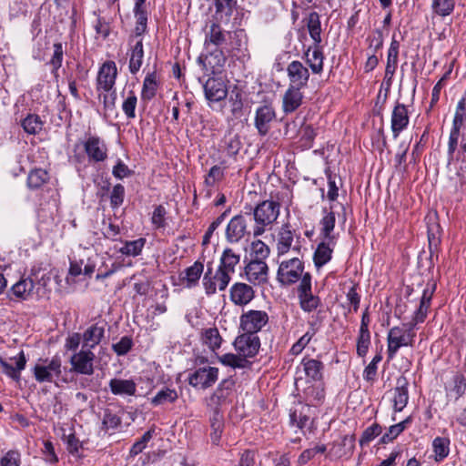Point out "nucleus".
Returning <instances> with one entry per match:
<instances>
[{
	"label": "nucleus",
	"instance_id": "nucleus-1",
	"mask_svg": "<svg viewBox=\"0 0 466 466\" xmlns=\"http://www.w3.org/2000/svg\"><path fill=\"white\" fill-rule=\"evenodd\" d=\"M280 213V203L271 199L259 202L253 208L254 226L252 234L254 238L263 235L277 222Z\"/></svg>",
	"mask_w": 466,
	"mask_h": 466
},
{
	"label": "nucleus",
	"instance_id": "nucleus-2",
	"mask_svg": "<svg viewBox=\"0 0 466 466\" xmlns=\"http://www.w3.org/2000/svg\"><path fill=\"white\" fill-rule=\"evenodd\" d=\"M304 275L303 262L298 258H293L279 264L277 279L281 285L289 286L301 280Z\"/></svg>",
	"mask_w": 466,
	"mask_h": 466
},
{
	"label": "nucleus",
	"instance_id": "nucleus-3",
	"mask_svg": "<svg viewBox=\"0 0 466 466\" xmlns=\"http://www.w3.org/2000/svg\"><path fill=\"white\" fill-rule=\"evenodd\" d=\"M231 272L226 271L218 266L216 273L213 274V268L211 265H208L207 271L203 277V286L206 294L210 296L216 293L217 287L219 290H225L231 279Z\"/></svg>",
	"mask_w": 466,
	"mask_h": 466
},
{
	"label": "nucleus",
	"instance_id": "nucleus-4",
	"mask_svg": "<svg viewBox=\"0 0 466 466\" xmlns=\"http://www.w3.org/2000/svg\"><path fill=\"white\" fill-rule=\"evenodd\" d=\"M61 360L54 357L52 360H44L33 368V373L37 382H54L61 375Z\"/></svg>",
	"mask_w": 466,
	"mask_h": 466
},
{
	"label": "nucleus",
	"instance_id": "nucleus-5",
	"mask_svg": "<svg viewBox=\"0 0 466 466\" xmlns=\"http://www.w3.org/2000/svg\"><path fill=\"white\" fill-rule=\"evenodd\" d=\"M251 220V213L246 212L244 215L233 217L226 229V238L229 243H238L246 236H249L251 231L248 228V223Z\"/></svg>",
	"mask_w": 466,
	"mask_h": 466
},
{
	"label": "nucleus",
	"instance_id": "nucleus-6",
	"mask_svg": "<svg viewBox=\"0 0 466 466\" xmlns=\"http://www.w3.org/2000/svg\"><path fill=\"white\" fill-rule=\"evenodd\" d=\"M387 342L388 360H391L396 356L400 348L413 345V335L411 333H405L404 328L395 326L389 330Z\"/></svg>",
	"mask_w": 466,
	"mask_h": 466
},
{
	"label": "nucleus",
	"instance_id": "nucleus-7",
	"mask_svg": "<svg viewBox=\"0 0 466 466\" xmlns=\"http://www.w3.org/2000/svg\"><path fill=\"white\" fill-rule=\"evenodd\" d=\"M299 306L305 312H312L320 305V299L312 294L311 275L306 272L298 287Z\"/></svg>",
	"mask_w": 466,
	"mask_h": 466
},
{
	"label": "nucleus",
	"instance_id": "nucleus-8",
	"mask_svg": "<svg viewBox=\"0 0 466 466\" xmlns=\"http://www.w3.org/2000/svg\"><path fill=\"white\" fill-rule=\"evenodd\" d=\"M95 359L96 355L92 350L82 346V349L75 352L69 360L71 370L78 374L92 375Z\"/></svg>",
	"mask_w": 466,
	"mask_h": 466
},
{
	"label": "nucleus",
	"instance_id": "nucleus-9",
	"mask_svg": "<svg viewBox=\"0 0 466 466\" xmlns=\"http://www.w3.org/2000/svg\"><path fill=\"white\" fill-rule=\"evenodd\" d=\"M268 322V315L264 310H248L240 316V328L243 331L257 334Z\"/></svg>",
	"mask_w": 466,
	"mask_h": 466
},
{
	"label": "nucleus",
	"instance_id": "nucleus-10",
	"mask_svg": "<svg viewBox=\"0 0 466 466\" xmlns=\"http://www.w3.org/2000/svg\"><path fill=\"white\" fill-rule=\"evenodd\" d=\"M234 346L242 358H252L258 352L260 340L257 334L244 331L243 334L237 337Z\"/></svg>",
	"mask_w": 466,
	"mask_h": 466
},
{
	"label": "nucleus",
	"instance_id": "nucleus-11",
	"mask_svg": "<svg viewBox=\"0 0 466 466\" xmlns=\"http://www.w3.org/2000/svg\"><path fill=\"white\" fill-rule=\"evenodd\" d=\"M287 76L289 78V86L296 88H305L309 80V72L300 61L294 60L287 66Z\"/></svg>",
	"mask_w": 466,
	"mask_h": 466
},
{
	"label": "nucleus",
	"instance_id": "nucleus-12",
	"mask_svg": "<svg viewBox=\"0 0 466 466\" xmlns=\"http://www.w3.org/2000/svg\"><path fill=\"white\" fill-rule=\"evenodd\" d=\"M218 379V369L215 367L198 368L188 377V383L192 387L207 389L211 387Z\"/></svg>",
	"mask_w": 466,
	"mask_h": 466
},
{
	"label": "nucleus",
	"instance_id": "nucleus-13",
	"mask_svg": "<svg viewBox=\"0 0 466 466\" xmlns=\"http://www.w3.org/2000/svg\"><path fill=\"white\" fill-rule=\"evenodd\" d=\"M116 76L117 69L115 62L107 61L104 63L97 75V90L111 91L115 86Z\"/></svg>",
	"mask_w": 466,
	"mask_h": 466
},
{
	"label": "nucleus",
	"instance_id": "nucleus-14",
	"mask_svg": "<svg viewBox=\"0 0 466 466\" xmlns=\"http://www.w3.org/2000/svg\"><path fill=\"white\" fill-rule=\"evenodd\" d=\"M295 237L299 239V235H296L295 230L291 229L289 223L283 224L278 233L277 251L279 256L285 255L292 248L294 250H299V246H292Z\"/></svg>",
	"mask_w": 466,
	"mask_h": 466
},
{
	"label": "nucleus",
	"instance_id": "nucleus-15",
	"mask_svg": "<svg viewBox=\"0 0 466 466\" xmlns=\"http://www.w3.org/2000/svg\"><path fill=\"white\" fill-rule=\"evenodd\" d=\"M84 149L90 161L102 162L107 157L106 145L96 136H90L86 138Z\"/></svg>",
	"mask_w": 466,
	"mask_h": 466
},
{
	"label": "nucleus",
	"instance_id": "nucleus-16",
	"mask_svg": "<svg viewBox=\"0 0 466 466\" xmlns=\"http://www.w3.org/2000/svg\"><path fill=\"white\" fill-rule=\"evenodd\" d=\"M276 117L274 107L271 105L259 106L256 110L255 127L260 136H266Z\"/></svg>",
	"mask_w": 466,
	"mask_h": 466
},
{
	"label": "nucleus",
	"instance_id": "nucleus-17",
	"mask_svg": "<svg viewBox=\"0 0 466 466\" xmlns=\"http://www.w3.org/2000/svg\"><path fill=\"white\" fill-rule=\"evenodd\" d=\"M410 117L408 108L405 105L397 103L391 114V131L394 138H397L400 134L407 128Z\"/></svg>",
	"mask_w": 466,
	"mask_h": 466
},
{
	"label": "nucleus",
	"instance_id": "nucleus-18",
	"mask_svg": "<svg viewBox=\"0 0 466 466\" xmlns=\"http://www.w3.org/2000/svg\"><path fill=\"white\" fill-rule=\"evenodd\" d=\"M268 268L265 261L250 260L245 267L247 279L253 284H263L268 280Z\"/></svg>",
	"mask_w": 466,
	"mask_h": 466
},
{
	"label": "nucleus",
	"instance_id": "nucleus-19",
	"mask_svg": "<svg viewBox=\"0 0 466 466\" xmlns=\"http://www.w3.org/2000/svg\"><path fill=\"white\" fill-rule=\"evenodd\" d=\"M254 296L253 288L246 283L237 282L230 288L229 297L235 305L245 306L254 299Z\"/></svg>",
	"mask_w": 466,
	"mask_h": 466
},
{
	"label": "nucleus",
	"instance_id": "nucleus-20",
	"mask_svg": "<svg viewBox=\"0 0 466 466\" xmlns=\"http://www.w3.org/2000/svg\"><path fill=\"white\" fill-rule=\"evenodd\" d=\"M226 56L222 49H216L209 53L208 56H200L198 58V64L201 65L203 70L212 74H216L222 68L226 63Z\"/></svg>",
	"mask_w": 466,
	"mask_h": 466
},
{
	"label": "nucleus",
	"instance_id": "nucleus-21",
	"mask_svg": "<svg viewBox=\"0 0 466 466\" xmlns=\"http://www.w3.org/2000/svg\"><path fill=\"white\" fill-rule=\"evenodd\" d=\"M133 42L134 38H129L127 55L129 56V71L131 74L135 75L140 70L143 65L144 47L142 38L136 40L135 43Z\"/></svg>",
	"mask_w": 466,
	"mask_h": 466
},
{
	"label": "nucleus",
	"instance_id": "nucleus-22",
	"mask_svg": "<svg viewBox=\"0 0 466 466\" xmlns=\"http://www.w3.org/2000/svg\"><path fill=\"white\" fill-rule=\"evenodd\" d=\"M306 63L315 75H319L323 71L324 54L321 45H312L308 47L304 53Z\"/></svg>",
	"mask_w": 466,
	"mask_h": 466
},
{
	"label": "nucleus",
	"instance_id": "nucleus-23",
	"mask_svg": "<svg viewBox=\"0 0 466 466\" xmlns=\"http://www.w3.org/2000/svg\"><path fill=\"white\" fill-rule=\"evenodd\" d=\"M302 88L289 86L282 96V110L285 114L295 112L303 103Z\"/></svg>",
	"mask_w": 466,
	"mask_h": 466
},
{
	"label": "nucleus",
	"instance_id": "nucleus-24",
	"mask_svg": "<svg viewBox=\"0 0 466 466\" xmlns=\"http://www.w3.org/2000/svg\"><path fill=\"white\" fill-rule=\"evenodd\" d=\"M206 98L212 102H218L226 98L228 91L220 79L208 78L203 85Z\"/></svg>",
	"mask_w": 466,
	"mask_h": 466
},
{
	"label": "nucleus",
	"instance_id": "nucleus-25",
	"mask_svg": "<svg viewBox=\"0 0 466 466\" xmlns=\"http://www.w3.org/2000/svg\"><path fill=\"white\" fill-rule=\"evenodd\" d=\"M300 367L309 381H319L323 377L324 365L320 360L303 358Z\"/></svg>",
	"mask_w": 466,
	"mask_h": 466
},
{
	"label": "nucleus",
	"instance_id": "nucleus-26",
	"mask_svg": "<svg viewBox=\"0 0 466 466\" xmlns=\"http://www.w3.org/2000/svg\"><path fill=\"white\" fill-rule=\"evenodd\" d=\"M112 394L121 397L134 396L137 392V383L133 380L114 378L108 383Z\"/></svg>",
	"mask_w": 466,
	"mask_h": 466
},
{
	"label": "nucleus",
	"instance_id": "nucleus-27",
	"mask_svg": "<svg viewBox=\"0 0 466 466\" xmlns=\"http://www.w3.org/2000/svg\"><path fill=\"white\" fill-rule=\"evenodd\" d=\"M105 334V324L96 323L88 327L83 333V347L90 350L98 345Z\"/></svg>",
	"mask_w": 466,
	"mask_h": 466
},
{
	"label": "nucleus",
	"instance_id": "nucleus-28",
	"mask_svg": "<svg viewBox=\"0 0 466 466\" xmlns=\"http://www.w3.org/2000/svg\"><path fill=\"white\" fill-rule=\"evenodd\" d=\"M235 387V380L229 377L223 380L211 397V400L217 405L225 404L228 398L232 394Z\"/></svg>",
	"mask_w": 466,
	"mask_h": 466
},
{
	"label": "nucleus",
	"instance_id": "nucleus-29",
	"mask_svg": "<svg viewBox=\"0 0 466 466\" xmlns=\"http://www.w3.org/2000/svg\"><path fill=\"white\" fill-rule=\"evenodd\" d=\"M408 381L405 377H400L397 380V386L394 390V409L396 411H400L408 403Z\"/></svg>",
	"mask_w": 466,
	"mask_h": 466
},
{
	"label": "nucleus",
	"instance_id": "nucleus-30",
	"mask_svg": "<svg viewBox=\"0 0 466 466\" xmlns=\"http://www.w3.org/2000/svg\"><path fill=\"white\" fill-rule=\"evenodd\" d=\"M436 289V284H432L431 287H427L422 293L420 306L414 312L413 318L416 322H423L427 317L428 309L431 306V301Z\"/></svg>",
	"mask_w": 466,
	"mask_h": 466
},
{
	"label": "nucleus",
	"instance_id": "nucleus-31",
	"mask_svg": "<svg viewBox=\"0 0 466 466\" xmlns=\"http://www.w3.org/2000/svg\"><path fill=\"white\" fill-rule=\"evenodd\" d=\"M447 397L459 400L466 391V377L461 373H456L451 383L446 387Z\"/></svg>",
	"mask_w": 466,
	"mask_h": 466
},
{
	"label": "nucleus",
	"instance_id": "nucleus-32",
	"mask_svg": "<svg viewBox=\"0 0 466 466\" xmlns=\"http://www.w3.org/2000/svg\"><path fill=\"white\" fill-rule=\"evenodd\" d=\"M204 265L202 262L196 261L192 266L184 270V276L181 275V281L187 288L190 289L198 285L203 273Z\"/></svg>",
	"mask_w": 466,
	"mask_h": 466
},
{
	"label": "nucleus",
	"instance_id": "nucleus-33",
	"mask_svg": "<svg viewBox=\"0 0 466 466\" xmlns=\"http://www.w3.org/2000/svg\"><path fill=\"white\" fill-rule=\"evenodd\" d=\"M15 366L9 364L5 360H1L0 363L4 369L5 373L18 381L20 380V371L23 370L26 364V359L24 351H20L17 357L15 358Z\"/></svg>",
	"mask_w": 466,
	"mask_h": 466
},
{
	"label": "nucleus",
	"instance_id": "nucleus-34",
	"mask_svg": "<svg viewBox=\"0 0 466 466\" xmlns=\"http://www.w3.org/2000/svg\"><path fill=\"white\" fill-rule=\"evenodd\" d=\"M228 34L229 32H225L218 24L213 23L206 35L205 45L207 46L209 45L222 46L227 43Z\"/></svg>",
	"mask_w": 466,
	"mask_h": 466
},
{
	"label": "nucleus",
	"instance_id": "nucleus-35",
	"mask_svg": "<svg viewBox=\"0 0 466 466\" xmlns=\"http://www.w3.org/2000/svg\"><path fill=\"white\" fill-rule=\"evenodd\" d=\"M333 241L324 239L318 245L313 257L314 264L318 268H321L331 259L333 248L330 247V244Z\"/></svg>",
	"mask_w": 466,
	"mask_h": 466
},
{
	"label": "nucleus",
	"instance_id": "nucleus-36",
	"mask_svg": "<svg viewBox=\"0 0 466 466\" xmlns=\"http://www.w3.org/2000/svg\"><path fill=\"white\" fill-rule=\"evenodd\" d=\"M310 407L308 405L299 404L290 410V423L299 429H303L309 420Z\"/></svg>",
	"mask_w": 466,
	"mask_h": 466
},
{
	"label": "nucleus",
	"instance_id": "nucleus-37",
	"mask_svg": "<svg viewBox=\"0 0 466 466\" xmlns=\"http://www.w3.org/2000/svg\"><path fill=\"white\" fill-rule=\"evenodd\" d=\"M307 29L313 41V45H320L321 38V24L319 15L317 12H310L307 19Z\"/></svg>",
	"mask_w": 466,
	"mask_h": 466
},
{
	"label": "nucleus",
	"instance_id": "nucleus-38",
	"mask_svg": "<svg viewBox=\"0 0 466 466\" xmlns=\"http://www.w3.org/2000/svg\"><path fill=\"white\" fill-rule=\"evenodd\" d=\"M223 415L221 414L219 409L218 407L215 408L213 411V415L210 418V427H211V441L214 444H218L222 431H223Z\"/></svg>",
	"mask_w": 466,
	"mask_h": 466
},
{
	"label": "nucleus",
	"instance_id": "nucleus-39",
	"mask_svg": "<svg viewBox=\"0 0 466 466\" xmlns=\"http://www.w3.org/2000/svg\"><path fill=\"white\" fill-rule=\"evenodd\" d=\"M21 126L25 133L36 135L44 127V121L36 114H28L22 121Z\"/></svg>",
	"mask_w": 466,
	"mask_h": 466
},
{
	"label": "nucleus",
	"instance_id": "nucleus-40",
	"mask_svg": "<svg viewBox=\"0 0 466 466\" xmlns=\"http://www.w3.org/2000/svg\"><path fill=\"white\" fill-rule=\"evenodd\" d=\"M34 281L30 278H22L12 287L13 294L19 299H26L34 289Z\"/></svg>",
	"mask_w": 466,
	"mask_h": 466
},
{
	"label": "nucleus",
	"instance_id": "nucleus-41",
	"mask_svg": "<svg viewBox=\"0 0 466 466\" xmlns=\"http://www.w3.org/2000/svg\"><path fill=\"white\" fill-rule=\"evenodd\" d=\"M239 254H237L231 248H226L221 255L219 266L226 269V271L233 274L235 272V267L239 263Z\"/></svg>",
	"mask_w": 466,
	"mask_h": 466
},
{
	"label": "nucleus",
	"instance_id": "nucleus-42",
	"mask_svg": "<svg viewBox=\"0 0 466 466\" xmlns=\"http://www.w3.org/2000/svg\"><path fill=\"white\" fill-rule=\"evenodd\" d=\"M177 399L178 394L176 390L163 388L151 399L150 402L153 406H159L167 403H173Z\"/></svg>",
	"mask_w": 466,
	"mask_h": 466
},
{
	"label": "nucleus",
	"instance_id": "nucleus-43",
	"mask_svg": "<svg viewBox=\"0 0 466 466\" xmlns=\"http://www.w3.org/2000/svg\"><path fill=\"white\" fill-rule=\"evenodd\" d=\"M242 147L240 137L238 134L228 133L224 137L223 148L228 156L235 157Z\"/></svg>",
	"mask_w": 466,
	"mask_h": 466
},
{
	"label": "nucleus",
	"instance_id": "nucleus-44",
	"mask_svg": "<svg viewBox=\"0 0 466 466\" xmlns=\"http://www.w3.org/2000/svg\"><path fill=\"white\" fill-rule=\"evenodd\" d=\"M435 461H442L450 452V440L445 437H436L432 442Z\"/></svg>",
	"mask_w": 466,
	"mask_h": 466
},
{
	"label": "nucleus",
	"instance_id": "nucleus-45",
	"mask_svg": "<svg viewBox=\"0 0 466 466\" xmlns=\"http://www.w3.org/2000/svg\"><path fill=\"white\" fill-rule=\"evenodd\" d=\"M464 122L466 123V93L461 97L456 106L451 130L461 131Z\"/></svg>",
	"mask_w": 466,
	"mask_h": 466
},
{
	"label": "nucleus",
	"instance_id": "nucleus-46",
	"mask_svg": "<svg viewBox=\"0 0 466 466\" xmlns=\"http://www.w3.org/2000/svg\"><path fill=\"white\" fill-rule=\"evenodd\" d=\"M157 83L156 73L147 74L143 82L141 98L143 100H151L157 93Z\"/></svg>",
	"mask_w": 466,
	"mask_h": 466
},
{
	"label": "nucleus",
	"instance_id": "nucleus-47",
	"mask_svg": "<svg viewBox=\"0 0 466 466\" xmlns=\"http://www.w3.org/2000/svg\"><path fill=\"white\" fill-rule=\"evenodd\" d=\"M49 179L48 173L42 168L32 170L27 177V186L31 189H37L41 187Z\"/></svg>",
	"mask_w": 466,
	"mask_h": 466
},
{
	"label": "nucleus",
	"instance_id": "nucleus-48",
	"mask_svg": "<svg viewBox=\"0 0 466 466\" xmlns=\"http://www.w3.org/2000/svg\"><path fill=\"white\" fill-rule=\"evenodd\" d=\"M336 217L335 213L331 210L328 212L320 220L321 229L320 234L324 239L333 241L334 238L331 235L335 228Z\"/></svg>",
	"mask_w": 466,
	"mask_h": 466
},
{
	"label": "nucleus",
	"instance_id": "nucleus-49",
	"mask_svg": "<svg viewBox=\"0 0 466 466\" xmlns=\"http://www.w3.org/2000/svg\"><path fill=\"white\" fill-rule=\"evenodd\" d=\"M327 451V446L325 444H317L312 448H309L304 450L299 456L296 466H304L309 461L313 460L315 456L319 453H324Z\"/></svg>",
	"mask_w": 466,
	"mask_h": 466
},
{
	"label": "nucleus",
	"instance_id": "nucleus-50",
	"mask_svg": "<svg viewBox=\"0 0 466 466\" xmlns=\"http://www.w3.org/2000/svg\"><path fill=\"white\" fill-rule=\"evenodd\" d=\"M202 340L210 350H215L220 347L222 339L217 328H209L202 332Z\"/></svg>",
	"mask_w": 466,
	"mask_h": 466
},
{
	"label": "nucleus",
	"instance_id": "nucleus-51",
	"mask_svg": "<svg viewBox=\"0 0 466 466\" xmlns=\"http://www.w3.org/2000/svg\"><path fill=\"white\" fill-rule=\"evenodd\" d=\"M146 243V239L143 238H137L132 241H127L122 248H120L119 252L126 256H138Z\"/></svg>",
	"mask_w": 466,
	"mask_h": 466
},
{
	"label": "nucleus",
	"instance_id": "nucleus-52",
	"mask_svg": "<svg viewBox=\"0 0 466 466\" xmlns=\"http://www.w3.org/2000/svg\"><path fill=\"white\" fill-rule=\"evenodd\" d=\"M137 104V97L133 90L127 93V97L122 104V110L128 119L136 117V107Z\"/></svg>",
	"mask_w": 466,
	"mask_h": 466
},
{
	"label": "nucleus",
	"instance_id": "nucleus-53",
	"mask_svg": "<svg viewBox=\"0 0 466 466\" xmlns=\"http://www.w3.org/2000/svg\"><path fill=\"white\" fill-rule=\"evenodd\" d=\"M428 240H429V249L431 256L433 255L434 251L437 250L440 243V225L436 222L429 225L428 227Z\"/></svg>",
	"mask_w": 466,
	"mask_h": 466
},
{
	"label": "nucleus",
	"instance_id": "nucleus-54",
	"mask_svg": "<svg viewBox=\"0 0 466 466\" xmlns=\"http://www.w3.org/2000/svg\"><path fill=\"white\" fill-rule=\"evenodd\" d=\"M236 5L237 0H216V14L220 15V18H222L224 15L226 18L228 19L232 15Z\"/></svg>",
	"mask_w": 466,
	"mask_h": 466
},
{
	"label": "nucleus",
	"instance_id": "nucleus-55",
	"mask_svg": "<svg viewBox=\"0 0 466 466\" xmlns=\"http://www.w3.org/2000/svg\"><path fill=\"white\" fill-rule=\"evenodd\" d=\"M454 4V0H432V9L437 15L446 16L453 11Z\"/></svg>",
	"mask_w": 466,
	"mask_h": 466
},
{
	"label": "nucleus",
	"instance_id": "nucleus-56",
	"mask_svg": "<svg viewBox=\"0 0 466 466\" xmlns=\"http://www.w3.org/2000/svg\"><path fill=\"white\" fill-rule=\"evenodd\" d=\"M251 250L252 254L254 255V258L251 260L264 261L270 253L268 246L261 240L253 241L251 244Z\"/></svg>",
	"mask_w": 466,
	"mask_h": 466
},
{
	"label": "nucleus",
	"instance_id": "nucleus-57",
	"mask_svg": "<svg viewBox=\"0 0 466 466\" xmlns=\"http://www.w3.org/2000/svg\"><path fill=\"white\" fill-rule=\"evenodd\" d=\"M219 360L224 365L230 366L232 368H245L248 364V361L246 359L233 353L224 354L219 358Z\"/></svg>",
	"mask_w": 466,
	"mask_h": 466
},
{
	"label": "nucleus",
	"instance_id": "nucleus-58",
	"mask_svg": "<svg viewBox=\"0 0 466 466\" xmlns=\"http://www.w3.org/2000/svg\"><path fill=\"white\" fill-rule=\"evenodd\" d=\"M63 46L61 43H56L54 44V54L52 56V58L50 59V65L52 66V74L55 76V77L58 76V69L62 66L63 61Z\"/></svg>",
	"mask_w": 466,
	"mask_h": 466
},
{
	"label": "nucleus",
	"instance_id": "nucleus-59",
	"mask_svg": "<svg viewBox=\"0 0 466 466\" xmlns=\"http://www.w3.org/2000/svg\"><path fill=\"white\" fill-rule=\"evenodd\" d=\"M153 431H146L143 436L137 440L131 447L129 454L132 457L138 455L147 447V442L152 439Z\"/></svg>",
	"mask_w": 466,
	"mask_h": 466
},
{
	"label": "nucleus",
	"instance_id": "nucleus-60",
	"mask_svg": "<svg viewBox=\"0 0 466 466\" xmlns=\"http://www.w3.org/2000/svg\"><path fill=\"white\" fill-rule=\"evenodd\" d=\"M382 431V428L378 423H374L371 426L368 427L362 433V436L360 440V445L368 444L372 440H374L377 436H379Z\"/></svg>",
	"mask_w": 466,
	"mask_h": 466
},
{
	"label": "nucleus",
	"instance_id": "nucleus-61",
	"mask_svg": "<svg viewBox=\"0 0 466 466\" xmlns=\"http://www.w3.org/2000/svg\"><path fill=\"white\" fill-rule=\"evenodd\" d=\"M382 360V356L380 353L376 354L370 363L365 368L363 371V378L367 381H372L375 380L377 375V365Z\"/></svg>",
	"mask_w": 466,
	"mask_h": 466
},
{
	"label": "nucleus",
	"instance_id": "nucleus-62",
	"mask_svg": "<svg viewBox=\"0 0 466 466\" xmlns=\"http://www.w3.org/2000/svg\"><path fill=\"white\" fill-rule=\"evenodd\" d=\"M125 187L121 184L114 186L110 194V204L113 208L120 207L124 202Z\"/></svg>",
	"mask_w": 466,
	"mask_h": 466
},
{
	"label": "nucleus",
	"instance_id": "nucleus-63",
	"mask_svg": "<svg viewBox=\"0 0 466 466\" xmlns=\"http://www.w3.org/2000/svg\"><path fill=\"white\" fill-rule=\"evenodd\" d=\"M132 346V339L128 336H124L117 343L113 344L112 348L118 356H123L131 350Z\"/></svg>",
	"mask_w": 466,
	"mask_h": 466
},
{
	"label": "nucleus",
	"instance_id": "nucleus-64",
	"mask_svg": "<svg viewBox=\"0 0 466 466\" xmlns=\"http://www.w3.org/2000/svg\"><path fill=\"white\" fill-rule=\"evenodd\" d=\"M21 455L17 451H8L0 460V466H20Z\"/></svg>",
	"mask_w": 466,
	"mask_h": 466
}]
</instances>
